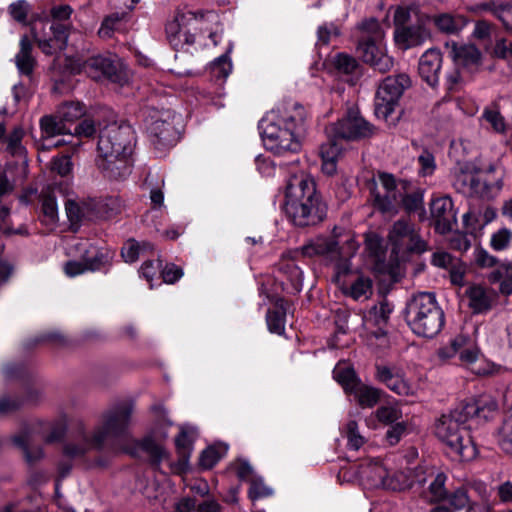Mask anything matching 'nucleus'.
<instances>
[{
    "label": "nucleus",
    "instance_id": "11",
    "mask_svg": "<svg viewBox=\"0 0 512 512\" xmlns=\"http://www.w3.org/2000/svg\"><path fill=\"white\" fill-rule=\"evenodd\" d=\"M408 180H397L392 174L380 172L369 183L374 206L382 213L396 214L402 201L401 193Z\"/></svg>",
    "mask_w": 512,
    "mask_h": 512
},
{
    "label": "nucleus",
    "instance_id": "10",
    "mask_svg": "<svg viewBox=\"0 0 512 512\" xmlns=\"http://www.w3.org/2000/svg\"><path fill=\"white\" fill-rule=\"evenodd\" d=\"M410 84V78L406 74L385 78L376 92L375 115L387 123L394 124L399 118V113H396L399 99Z\"/></svg>",
    "mask_w": 512,
    "mask_h": 512
},
{
    "label": "nucleus",
    "instance_id": "48",
    "mask_svg": "<svg viewBox=\"0 0 512 512\" xmlns=\"http://www.w3.org/2000/svg\"><path fill=\"white\" fill-rule=\"evenodd\" d=\"M279 272L282 273L287 277V279L290 281L291 285L296 289L299 290L303 273L301 269L294 263L292 260H283L279 264Z\"/></svg>",
    "mask_w": 512,
    "mask_h": 512
},
{
    "label": "nucleus",
    "instance_id": "33",
    "mask_svg": "<svg viewBox=\"0 0 512 512\" xmlns=\"http://www.w3.org/2000/svg\"><path fill=\"white\" fill-rule=\"evenodd\" d=\"M32 42L27 36L20 39V50L15 56L16 66L21 74L30 75L35 66V59L31 55Z\"/></svg>",
    "mask_w": 512,
    "mask_h": 512
},
{
    "label": "nucleus",
    "instance_id": "59",
    "mask_svg": "<svg viewBox=\"0 0 512 512\" xmlns=\"http://www.w3.org/2000/svg\"><path fill=\"white\" fill-rule=\"evenodd\" d=\"M125 17V12H115L107 16L98 30V34L101 38H110L113 32L116 30L111 22H120Z\"/></svg>",
    "mask_w": 512,
    "mask_h": 512
},
{
    "label": "nucleus",
    "instance_id": "25",
    "mask_svg": "<svg viewBox=\"0 0 512 512\" xmlns=\"http://www.w3.org/2000/svg\"><path fill=\"white\" fill-rule=\"evenodd\" d=\"M449 56L457 66L470 67L475 66L480 61V51L471 44H461L451 42L446 44Z\"/></svg>",
    "mask_w": 512,
    "mask_h": 512
},
{
    "label": "nucleus",
    "instance_id": "54",
    "mask_svg": "<svg viewBox=\"0 0 512 512\" xmlns=\"http://www.w3.org/2000/svg\"><path fill=\"white\" fill-rule=\"evenodd\" d=\"M469 340L470 338L467 335H457L450 341L448 346H445L440 350V356L443 358H452L456 354L459 355L460 351L468 346Z\"/></svg>",
    "mask_w": 512,
    "mask_h": 512
},
{
    "label": "nucleus",
    "instance_id": "28",
    "mask_svg": "<svg viewBox=\"0 0 512 512\" xmlns=\"http://www.w3.org/2000/svg\"><path fill=\"white\" fill-rule=\"evenodd\" d=\"M135 448L128 451L131 455L136 456L138 450L144 451L151 459L152 463L158 466L162 461L169 457L168 452L154 439L152 434L145 436L141 441H136Z\"/></svg>",
    "mask_w": 512,
    "mask_h": 512
},
{
    "label": "nucleus",
    "instance_id": "32",
    "mask_svg": "<svg viewBox=\"0 0 512 512\" xmlns=\"http://www.w3.org/2000/svg\"><path fill=\"white\" fill-rule=\"evenodd\" d=\"M33 440L32 433L24 429L19 434L12 437L13 443L21 448L24 452L25 459L28 463L33 464L43 458L44 453L41 447L31 448L29 445Z\"/></svg>",
    "mask_w": 512,
    "mask_h": 512
},
{
    "label": "nucleus",
    "instance_id": "36",
    "mask_svg": "<svg viewBox=\"0 0 512 512\" xmlns=\"http://www.w3.org/2000/svg\"><path fill=\"white\" fill-rule=\"evenodd\" d=\"M489 275V281L500 283V291L509 295L512 293V265L509 263H497Z\"/></svg>",
    "mask_w": 512,
    "mask_h": 512
},
{
    "label": "nucleus",
    "instance_id": "58",
    "mask_svg": "<svg viewBox=\"0 0 512 512\" xmlns=\"http://www.w3.org/2000/svg\"><path fill=\"white\" fill-rule=\"evenodd\" d=\"M376 416L380 422L385 424H392L401 418L402 413L397 407L382 406L377 409Z\"/></svg>",
    "mask_w": 512,
    "mask_h": 512
},
{
    "label": "nucleus",
    "instance_id": "56",
    "mask_svg": "<svg viewBox=\"0 0 512 512\" xmlns=\"http://www.w3.org/2000/svg\"><path fill=\"white\" fill-rule=\"evenodd\" d=\"M473 259L480 268H493L498 263V259L482 247L474 249Z\"/></svg>",
    "mask_w": 512,
    "mask_h": 512
},
{
    "label": "nucleus",
    "instance_id": "4",
    "mask_svg": "<svg viewBox=\"0 0 512 512\" xmlns=\"http://www.w3.org/2000/svg\"><path fill=\"white\" fill-rule=\"evenodd\" d=\"M284 210L294 225L312 226L326 216V205L316 192L314 180L304 174L292 175L287 183Z\"/></svg>",
    "mask_w": 512,
    "mask_h": 512
},
{
    "label": "nucleus",
    "instance_id": "3",
    "mask_svg": "<svg viewBox=\"0 0 512 512\" xmlns=\"http://www.w3.org/2000/svg\"><path fill=\"white\" fill-rule=\"evenodd\" d=\"M134 132L129 125L111 123L100 130L97 165L110 179H124L131 173Z\"/></svg>",
    "mask_w": 512,
    "mask_h": 512
},
{
    "label": "nucleus",
    "instance_id": "47",
    "mask_svg": "<svg viewBox=\"0 0 512 512\" xmlns=\"http://www.w3.org/2000/svg\"><path fill=\"white\" fill-rule=\"evenodd\" d=\"M225 446H210L202 451L199 464L204 469H211L226 454Z\"/></svg>",
    "mask_w": 512,
    "mask_h": 512
},
{
    "label": "nucleus",
    "instance_id": "40",
    "mask_svg": "<svg viewBox=\"0 0 512 512\" xmlns=\"http://www.w3.org/2000/svg\"><path fill=\"white\" fill-rule=\"evenodd\" d=\"M23 136L24 130L21 127L14 128L13 131L7 137V150L12 156L18 157L21 163L24 166H26V149L21 144Z\"/></svg>",
    "mask_w": 512,
    "mask_h": 512
},
{
    "label": "nucleus",
    "instance_id": "26",
    "mask_svg": "<svg viewBox=\"0 0 512 512\" xmlns=\"http://www.w3.org/2000/svg\"><path fill=\"white\" fill-rule=\"evenodd\" d=\"M430 22L443 34L457 35L467 25V19L461 14L438 13L430 16Z\"/></svg>",
    "mask_w": 512,
    "mask_h": 512
},
{
    "label": "nucleus",
    "instance_id": "34",
    "mask_svg": "<svg viewBox=\"0 0 512 512\" xmlns=\"http://www.w3.org/2000/svg\"><path fill=\"white\" fill-rule=\"evenodd\" d=\"M286 302L278 299L273 309L268 310L266 322L271 333L282 335L285 331Z\"/></svg>",
    "mask_w": 512,
    "mask_h": 512
},
{
    "label": "nucleus",
    "instance_id": "46",
    "mask_svg": "<svg viewBox=\"0 0 512 512\" xmlns=\"http://www.w3.org/2000/svg\"><path fill=\"white\" fill-rule=\"evenodd\" d=\"M152 248V245L148 242L139 243L131 239L125 243L121 255L125 262L133 263L144 251L151 250Z\"/></svg>",
    "mask_w": 512,
    "mask_h": 512
},
{
    "label": "nucleus",
    "instance_id": "60",
    "mask_svg": "<svg viewBox=\"0 0 512 512\" xmlns=\"http://www.w3.org/2000/svg\"><path fill=\"white\" fill-rule=\"evenodd\" d=\"M334 64L338 70L346 74L353 73L358 68L357 60L344 53L336 55Z\"/></svg>",
    "mask_w": 512,
    "mask_h": 512
},
{
    "label": "nucleus",
    "instance_id": "49",
    "mask_svg": "<svg viewBox=\"0 0 512 512\" xmlns=\"http://www.w3.org/2000/svg\"><path fill=\"white\" fill-rule=\"evenodd\" d=\"M445 499L454 510L466 508L471 503L470 496L468 495V486L462 485L451 492H447Z\"/></svg>",
    "mask_w": 512,
    "mask_h": 512
},
{
    "label": "nucleus",
    "instance_id": "45",
    "mask_svg": "<svg viewBox=\"0 0 512 512\" xmlns=\"http://www.w3.org/2000/svg\"><path fill=\"white\" fill-rule=\"evenodd\" d=\"M56 113L67 125H70L84 116L85 109L78 102H69L61 105Z\"/></svg>",
    "mask_w": 512,
    "mask_h": 512
},
{
    "label": "nucleus",
    "instance_id": "39",
    "mask_svg": "<svg viewBox=\"0 0 512 512\" xmlns=\"http://www.w3.org/2000/svg\"><path fill=\"white\" fill-rule=\"evenodd\" d=\"M333 376L348 393H350L360 383L354 369L345 364L336 365L333 370Z\"/></svg>",
    "mask_w": 512,
    "mask_h": 512
},
{
    "label": "nucleus",
    "instance_id": "35",
    "mask_svg": "<svg viewBox=\"0 0 512 512\" xmlns=\"http://www.w3.org/2000/svg\"><path fill=\"white\" fill-rule=\"evenodd\" d=\"M466 295L469 299V306L474 313H483L491 308V296L484 287L479 285L470 286Z\"/></svg>",
    "mask_w": 512,
    "mask_h": 512
},
{
    "label": "nucleus",
    "instance_id": "24",
    "mask_svg": "<svg viewBox=\"0 0 512 512\" xmlns=\"http://www.w3.org/2000/svg\"><path fill=\"white\" fill-rule=\"evenodd\" d=\"M474 13L489 12L503 24L507 31H512V4L496 2L494 0L484 1L480 4L469 7Z\"/></svg>",
    "mask_w": 512,
    "mask_h": 512
},
{
    "label": "nucleus",
    "instance_id": "7",
    "mask_svg": "<svg viewBox=\"0 0 512 512\" xmlns=\"http://www.w3.org/2000/svg\"><path fill=\"white\" fill-rule=\"evenodd\" d=\"M217 18L214 13L200 16L194 13L179 15L173 21L167 23L165 29L167 38L176 49L182 48L185 44L191 45L196 42L207 45L206 38H209L212 45L216 46L220 40L219 33L222 32Z\"/></svg>",
    "mask_w": 512,
    "mask_h": 512
},
{
    "label": "nucleus",
    "instance_id": "15",
    "mask_svg": "<svg viewBox=\"0 0 512 512\" xmlns=\"http://www.w3.org/2000/svg\"><path fill=\"white\" fill-rule=\"evenodd\" d=\"M83 69L85 73L95 80L107 78L112 82H120L121 64L114 56L97 55L88 58L84 64Z\"/></svg>",
    "mask_w": 512,
    "mask_h": 512
},
{
    "label": "nucleus",
    "instance_id": "19",
    "mask_svg": "<svg viewBox=\"0 0 512 512\" xmlns=\"http://www.w3.org/2000/svg\"><path fill=\"white\" fill-rule=\"evenodd\" d=\"M40 129L44 141L43 146L47 149H50L51 147H59L67 143L63 139L53 142V138L57 136L73 135L69 126L57 113L43 116L40 119Z\"/></svg>",
    "mask_w": 512,
    "mask_h": 512
},
{
    "label": "nucleus",
    "instance_id": "13",
    "mask_svg": "<svg viewBox=\"0 0 512 512\" xmlns=\"http://www.w3.org/2000/svg\"><path fill=\"white\" fill-rule=\"evenodd\" d=\"M72 8L69 5L54 6L51 9L53 22L50 25L52 37L41 39L33 28L34 38L43 53L51 55L58 50H64L67 46L68 27L62 21H66L72 14Z\"/></svg>",
    "mask_w": 512,
    "mask_h": 512
},
{
    "label": "nucleus",
    "instance_id": "53",
    "mask_svg": "<svg viewBox=\"0 0 512 512\" xmlns=\"http://www.w3.org/2000/svg\"><path fill=\"white\" fill-rule=\"evenodd\" d=\"M512 242V231L506 227L494 232L490 238V247L494 251L506 250Z\"/></svg>",
    "mask_w": 512,
    "mask_h": 512
},
{
    "label": "nucleus",
    "instance_id": "41",
    "mask_svg": "<svg viewBox=\"0 0 512 512\" xmlns=\"http://www.w3.org/2000/svg\"><path fill=\"white\" fill-rule=\"evenodd\" d=\"M361 36L359 40H370L373 42H383L384 32L381 28L379 21L376 18H369L363 20L359 24Z\"/></svg>",
    "mask_w": 512,
    "mask_h": 512
},
{
    "label": "nucleus",
    "instance_id": "42",
    "mask_svg": "<svg viewBox=\"0 0 512 512\" xmlns=\"http://www.w3.org/2000/svg\"><path fill=\"white\" fill-rule=\"evenodd\" d=\"M447 477L444 473H438L430 482L427 492V500L431 503H439L445 500L447 489L445 488Z\"/></svg>",
    "mask_w": 512,
    "mask_h": 512
},
{
    "label": "nucleus",
    "instance_id": "21",
    "mask_svg": "<svg viewBox=\"0 0 512 512\" xmlns=\"http://www.w3.org/2000/svg\"><path fill=\"white\" fill-rule=\"evenodd\" d=\"M441 66L442 55L440 51L429 49L419 59V75L429 86L435 87L439 82Z\"/></svg>",
    "mask_w": 512,
    "mask_h": 512
},
{
    "label": "nucleus",
    "instance_id": "6",
    "mask_svg": "<svg viewBox=\"0 0 512 512\" xmlns=\"http://www.w3.org/2000/svg\"><path fill=\"white\" fill-rule=\"evenodd\" d=\"M359 243L350 231L335 227L331 237H318L302 247L304 256L321 255L335 262L334 280L343 285L342 277L351 272L350 259L357 253Z\"/></svg>",
    "mask_w": 512,
    "mask_h": 512
},
{
    "label": "nucleus",
    "instance_id": "50",
    "mask_svg": "<svg viewBox=\"0 0 512 512\" xmlns=\"http://www.w3.org/2000/svg\"><path fill=\"white\" fill-rule=\"evenodd\" d=\"M372 282L368 277L359 276L346 292L354 300L368 298L371 294Z\"/></svg>",
    "mask_w": 512,
    "mask_h": 512
},
{
    "label": "nucleus",
    "instance_id": "14",
    "mask_svg": "<svg viewBox=\"0 0 512 512\" xmlns=\"http://www.w3.org/2000/svg\"><path fill=\"white\" fill-rule=\"evenodd\" d=\"M328 137L343 140H358L372 135V126L359 115L357 110H349L342 119L326 128Z\"/></svg>",
    "mask_w": 512,
    "mask_h": 512
},
{
    "label": "nucleus",
    "instance_id": "30",
    "mask_svg": "<svg viewBox=\"0 0 512 512\" xmlns=\"http://www.w3.org/2000/svg\"><path fill=\"white\" fill-rule=\"evenodd\" d=\"M338 140L339 138L329 137L328 142L320 147L322 170L328 175H332L336 171V161L342 151Z\"/></svg>",
    "mask_w": 512,
    "mask_h": 512
},
{
    "label": "nucleus",
    "instance_id": "38",
    "mask_svg": "<svg viewBox=\"0 0 512 512\" xmlns=\"http://www.w3.org/2000/svg\"><path fill=\"white\" fill-rule=\"evenodd\" d=\"M196 437V430L190 426H182L175 439V445L181 458V464L186 465L190 455L192 443Z\"/></svg>",
    "mask_w": 512,
    "mask_h": 512
},
{
    "label": "nucleus",
    "instance_id": "61",
    "mask_svg": "<svg viewBox=\"0 0 512 512\" xmlns=\"http://www.w3.org/2000/svg\"><path fill=\"white\" fill-rule=\"evenodd\" d=\"M28 12L29 4L25 0H17L9 6V13L11 17L20 23H24L26 21Z\"/></svg>",
    "mask_w": 512,
    "mask_h": 512
},
{
    "label": "nucleus",
    "instance_id": "1",
    "mask_svg": "<svg viewBox=\"0 0 512 512\" xmlns=\"http://www.w3.org/2000/svg\"><path fill=\"white\" fill-rule=\"evenodd\" d=\"M496 409L495 401L484 398L461 403L450 414L441 416L436 423L435 434L451 454L461 460H472L478 449L468 430L473 422L478 424L488 420Z\"/></svg>",
    "mask_w": 512,
    "mask_h": 512
},
{
    "label": "nucleus",
    "instance_id": "17",
    "mask_svg": "<svg viewBox=\"0 0 512 512\" xmlns=\"http://www.w3.org/2000/svg\"><path fill=\"white\" fill-rule=\"evenodd\" d=\"M430 214L435 231L439 234L450 232L457 221L453 201L447 195L432 200Z\"/></svg>",
    "mask_w": 512,
    "mask_h": 512
},
{
    "label": "nucleus",
    "instance_id": "43",
    "mask_svg": "<svg viewBox=\"0 0 512 512\" xmlns=\"http://www.w3.org/2000/svg\"><path fill=\"white\" fill-rule=\"evenodd\" d=\"M57 191L58 188L47 186L42 189L40 194L42 211L44 215L51 220H55L58 214V206L56 202Z\"/></svg>",
    "mask_w": 512,
    "mask_h": 512
},
{
    "label": "nucleus",
    "instance_id": "18",
    "mask_svg": "<svg viewBox=\"0 0 512 512\" xmlns=\"http://www.w3.org/2000/svg\"><path fill=\"white\" fill-rule=\"evenodd\" d=\"M174 118L169 112L167 115H161L160 117L152 116L148 131L155 138V145L170 147L177 142L178 136L174 127Z\"/></svg>",
    "mask_w": 512,
    "mask_h": 512
},
{
    "label": "nucleus",
    "instance_id": "22",
    "mask_svg": "<svg viewBox=\"0 0 512 512\" xmlns=\"http://www.w3.org/2000/svg\"><path fill=\"white\" fill-rule=\"evenodd\" d=\"M360 476L366 480L371 487H383L387 489H401L394 484L389 477L387 469L379 461H370L360 467Z\"/></svg>",
    "mask_w": 512,
    "mask_h": 512
},
{
    "label": "nucleus",
    "instance_id": "55",
    "mask_svg": "<svg viewBox=\"0 0 512 512\" xmlns=\"http://www.w3.org/2000/svg\"><path fill=\"white\" fill-rule=\"evenodd\" d=\"M482 118L491 125L494 131L504 132L505 120L496 107H486L482 113Z\"/></svg>",
    "mask_w": 512,
    "mask_h": 512
},
{
    "label": "nucleus",
    "instance_id": "9",
    "mask_svg": "<svg viewBox=\"0 0 512 512\" xmlns=\"http://www.w3.org/2000/svg\"><path fill=\"white\" fill-rule=\"evenodd\" d=\"M428 23L430 15L423 13L418 6H399L394 14L395 42L403 49L422 45L431 37Z\"/></svg>",
    "mask_w": 512,
    "mask_h": 512
},
{
    "label": "nucleus",
    "instance_id": "62",
    "mask_svg": "<svg viewBox=\"0 0 512 512\" xmlns=\"http://www.w3.org/2000/svg\"><path fill=\"white\" fill-rule=\"evenodd\" d=\"M339 34V28L334 23H325L320 25L317 29V43L327 45L331 36H338Z\"/></svg>",
    "mask_w": 512,
    "mask_h": 512
},
{
    "label": "nucleus",
    "instance_id": "29",
    "mask_svg": "<svg viewBox=\"0 0 512 512\" xmlns=\"http://www.w3.org/2000/svg\"><path fill=\"white\" fill-rule=\"evenodd\" d=\"M392 310V306L387 301H381L370 309L367 321L377 327L373 332L376 338H382L386 335L384 327L389 320Z\"/></svg>",
    "mask_w": 512,
    "mask_h": 512
},
{
    "label": "nucleus",
    "instance_id": "51",
    "mask_svg": "<svg viewBox=\"0 0 512 512\" xmlns=\"http://www.w3.org/2000/svg\"><path fill=\"white\" fill-rule=\"evenodd\" d=\"M344 435L347 438V445L352 450H358L365 443V438L360 434L358 424L350 420L344 427Z\"/></svg>",
    "mask_w": 512,
    "mask_h": 512
},
{
    "label": "nucleus",
    "instance_id": "20",
    "mask_svg": "<svg viewBox=\"0 0 512 512\" xmlns=\"http://www.w3.org/2000/svg\"><path fill=\"white\" fill-rule=\"evenodd\" d=\"M485 179L479 180L476 197L491 200L496 198L503 189L505 170L496 164H490L485 168Z\"/></svg>",
    "mask_w": 512,
    "mask_h": 512
},
{
    "label": "nucleus",
    "instance_id": "63",
    "mask_svg": "<svg viewBox=\"0 0 512 512\" xmlns=\"http://www.w3.org/2000/svg\"><path fill=\"white\" fill-rule=\"evenodd\" d=\"M272 494V490L261 479H253L249 488V497L252 500L261 499Z\"/></svg>",
    "mask_w": 512,
    "mask_h": 512
},
{
    "label": "nucleus",
    "instance_id": "52",
    "mask_svg": "<svg viewBox=\"0 0 512 512\" xmlns=\"http://www.w3.org/2000/svg\"><path fill=\"white\" fill-rule=\"evenodd\" d=\"M496 210L492 207H487L481 217L482 220L480 221L476 214L472 211H469L463 215V223L466 227H472L475 229L476 224L478 223L480 226H485L491 221H493L496 218Z\"/></svg>",
    "mask_w": 512,
    "mask_h": 512
},
{
    "label": "nucleus",
    "instance_id": "44",
    "mask_svg": "<svg viewBox=\"0 0 512 512\" xmlns=\"http://www.w3.org/2000/svg\"><path fill=\"white\" fill-rule=\"evenodd\" d=\"M401 198L400 207H403L409 213L417 211L423 205V195L420 192L412 191L410 181L404 186V193H401Z\"/></svg>",
    "mask_w": 512,
    "mask_h": 512
},
{
    "label": "nucleus",
    "instance_id": "31",
    "mask_svg": "<svg viewBox=\"0 0 512 512\" xmlns=\"http://www.w3.org/2000/svg\"><path fill=\"white\" fill-rule=\"evenodd\" d=\"M478 183L479 179L477 175L465 169L457 171L453 179V186L456 191L469 197H476Z\"/></svg>",
    "mask_w": 512,
    "mask_h": 512
},
{
    "label": "nucleus",
    "instance_id": "2",
    "mask_svg": "<svg viewBox=\"0 0 512 512\" xmlns=\"http://www.w3.org/2000/svg\"><path fill=\"white\" fill-rule=\"evenodd\" d=\"M305 120V108L298 102L287 101L271 110L259 124L265 148L279 156L297 153Z\"/></svg>",
    "mask_w": 512,
    "mask_h": 512
},
{
    "label": "nucleus",
    "instance_id": "37",
    "mask_svg": "<svg viewBox=\"0 0 512 512\" xmlns=\"http://www.w3.org/2000/svg\"><path fill=\"white\" fill-rule=\"evenodd\" d=\"M362 408H372L380 400L381 390L359 383L351 392Z\"/></svg>",
    "mask_w": 512,
    "mask_h": 512
},
{
    "label": "nucleus",
    "instance_id": "57",
    "mask_svg": "<svg viewBox=\"0 0 512 512\" xmlns=\"http://www.w3.org/2000/svg\"><path fill=\"white\" fill-rule=\"evenodd\" d=\"M386 387L402 396H407L413 393V387L404 379L401 373H398Z\"/></svg>",
    "mask_w": 512,
    "mask_h": 512
},
{
    "label": "nucleus",
    "instance_id": "12",
    "mask_svg": "<svg viewBox=\"0 0 512 512\" xmlns=\"http://www.w3.org/2000/svg\"><path fill=\"white\" fill-rule=\"evenodd\" d=\"M392 253L404 259L410 253L421 254L427 250V243L422 239L415 225L408 220L399 219L388 234Z\"/></svg>",
    "mask_w": 512,
    "mask_h": 512
},
{
    "label": "nucleus",
    "instance_id": "64",
    "mask_svg": "<svg viewBox=\"0 0 512 512\" xmlns=\"http://www.w3.org/2000/svg\"><path fill=\"white\" fill-rule=\"evenodd\" d=\"M418 162L420 165L419 173L422 176H428L434 172L436 165L434 156L431 153L424 151L418 157Z\"/></svg>",
    "mask_w": 512,
    "mask_h": 512
},
{
    "label": "nucleus",
    "instance_id": "27",
    "mask_svg": "<svg viewBox=\"0 0 512 512\" xmlns=\"http://www.w3.org/2000/svg\"><path fill=\"white\" fill-rule=\"evenodd\" d=\"M67 218L70 222V228L76 231L84 221H90L94 218V210L90 203L68 199L65 202Z\"/></svg>",
    "mask_w": 512,
    "mask_h": 512
},
{
    "label": "nucleus",
    "instance_id": "16",
    "mask_svg": "<svg viewBox=\"0 0 512 512\" xmlns=\"http://www.w3.org/2000/svg\"><path fill=\"white\" fill-rule=\"evenodd\" d=\"M356 51L364 63L381 73L393 67V59L388 56L383 42L359 40Z\"/></svg>",
    "mask_w": 512,
    "mask_h": 512
},
{
    "label": "nucleus",
    "instance_id": "5",
    "mask_svg": "<svg viewBox=\"0 0 512 512\" xmlns=\"http://www.w3.org/2000/svg\"><path fill=\"white\" fill-rule=\"evenodd\" d=\"M133 407L130 404H120L105 411L90 434L83 433L77 441L64 446L65 455L81 457L91 449H101L108 441L127 435Z\"/></svg>",
    "mask_w": 512,
    "mask_h": 512
},
{
    "label": "nucleus",
    "instance_id": "23",
    "mask_svg": "<svg viewBox=\"0 0 512 512\" xmlns=\"http://www.w3.org/2000/svg\"><path fill=\"white\" fill-rule=\"evenodd\" d=\"M75 248L80 253L81 258L85 262L89 271L101 269L111 259L108 251L98 249L86 240L77 242Z\"/></svg>",
    "mask_w": 512,
    "mask_h": 512
},
{
    "label": "nucleus",
    "instance_id": "8",
    "mask_svg": "<svg viewBox=\"0 0 512 512\" xmlns=\"http://www.w3.org/2000/svg\"><path fill=\"white\" fill-rule=\"evenodd\" d=\"M405 320L411 331L420 337L433 338L443 328L444 311L430 292L413 295L406 303Z\"/></svg>",
    "mask_w": 512,
    "mask_h": 512
}]
</instances>
